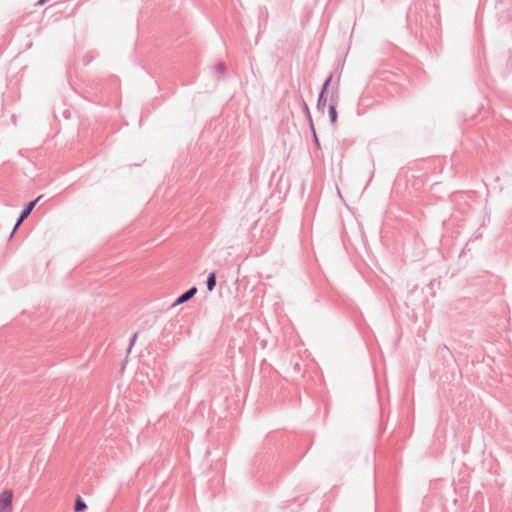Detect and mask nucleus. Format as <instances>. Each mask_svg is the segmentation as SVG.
Segmentation results:
<instances>
[{
    "instance_id": "obj_1",
    "label": "nucleus",
    "mask_w": 512,
    "mask_h": 512,
    "mask_svg": "<svg viewBox=\"0 0 512 512\" xmlns=\"http://www.w3.org/2000/svg\"><path fill=\"white\" fill-rule=\"evenodd\" d=\"M13 492L11 490H3L0 493V512L12 511Z\"/></svg>"
},
{
    "instance_id": "obj_2",
    "label": "nucleus",
    "mask_w": 512,
    "mask_h": 512,
    "mask_svg": "<svg viewBox=\"0 0 512 512\" xmlns=\"http://www.w3.org/2000/svg\"><path fill=\"white\" fill-rule=\"evenodd\" d=\"M332 82V75H330L326 81L324 82L323 86H322V89H321V92L319 94V97H318V101H317V109L319 111H321L322 113H324V109H325V105H326V97H325V94L327 93L328 91V88L330 86Z\"/></svg>"
},
{
    "instance_id": "obj_3",
    "label": "nucleus",
    "mask_w": 512,
    "mask_h": 512,
    "mask_svg": "<svg viewBox=\"0 0 512 512\" xmlns=\"http://www.w3.org/2000/svg\"><path fill=\"white\" fill-rule=\"evenodd\" d=\"M338 86L335 87L334 91L331 95V104L329 106V118L332 124H335L337 121V112H336V104L338 101Z\"/></svg>"
},
{
    "instance_id": "obj_4",
    "label": "nucleus",
    "mask_w": 512,
    "mask_h": 512,
    "mask_svg": "<svg viewBox=\"0 0 512 512\" xmlns=\"http://www.w3.org/2000/svg\"><path fill=\"white\" fill-rule=\"evenodd\" d=\"M196 293H197V288L195 286L190 288L189 290H187L186 292H184L182 295H180L177 298V300L174 302L173 306H177V305H180V304H183V303L187 302L192 297H194V295Z\"/></svg>"
},
{
    "instance_id": "obj_5",
    "label": "nucleus",
    "mask_w": 512,
    "mask_h": 512,
    "mask_svg": "<svg viewBox=\"0 0 512 512\" xmlns=\"http://www.w3.org/2000/svg\"><path fill=\"white\" fill-rule=\"evenodd\" d=\"M31 212H32V202H29L26 205V207L23 210V212L21 213L18 221L16 222V224L14 226V229H13V232L17 229V227L21 224V222L30 215Z\"/></svg>"
},
{
    "instance_id": "obj_6",
    "label": "nucleus",
    "mask_w": 512,
    "mask_h": 512,
    "mask_svg": "<svg viewBox=\"0 0 512 512\" xmlns=\"http://www.w3.org/2000/svg\"><path fill=\"white\" fill-rule=\"evenodd\" d=\"M216 286V274L211 272L207 278V289L212 291Z\"/></svg>"
},
{
    "instance_id": "obj_7",
    "label": "nucleus",
    "mask_w": 512,
    "mask_h": 512,
    "mask_svg": "<svg viewBox=\"0 0 512 512\" xmlns=\"http://www.w3.org/2000/svg\"><path fill=\"white\" fill-rule=\"evenodd\" d=\"M86 507L87 506H86L85 502L80 497H78L76 499L75 506H74L75 512H82L86 509Z\"/></svg>"
},
{
    "instance_id": "obj_8",
    "label": "nucleus",
    "mask_w": 512,
    "mask_h": 512,
    "mask_svg": "<svg viewBox=\"0 0 512 512\" xmlns=\"http://www.w3.org/2000/svg\"><path fill=\"white\" fill-rule=\"evenodd\" d=\"M303 108H304V112H305V114H306V116H307V118H308V120L310 122L311 129H313V122H312V117H311V114H310V110H309L308 105L305 102H303Z\"/></svg>"
},
{
    "instance_id": "obj_9",
    "label": "nucleus",
    "mask_w": 512,
    "mask_h": 512,
    "mask_svg": "<svg viewBox=\"0 0 512 512\" xmlns=\"http://www.w3.org/2000/svg\"><path fill=\"white\" fill-rule=\"evenodd\" d=\"M226 70V65L224 63H218L215 66V72L218 74H223Z\"/></svg>"
},
{
    "instance_id": "obj_10",
    "label": "nucleus",
    "mask_w": 512,
    "mask_h": 512,
    "mask_svg": "<svg viewBox=\"0 0 512 512\" xmlns=\"http://www.w3.org/2000/svg\"><path fill=\"white\" fill-rule=\"evenodd\" d=\"M137 337H138V333H134V334H133V336L131 337V339H130V346H129L128 351H130V350H131V347L134 345V343H135V341H136Z\"/></svg>"
},
{
    "instance_id": "obj_11",
    "label": "nucleus",
    "mask_w": 512,
    "mask_h": 512,
    "mask_svg": "<svg viewBox=\"0 0 512 512\" xmlns=\"http://www.w3.org/2000/svg\"><path fill=\"white\" fill-rule=\"evenodd\" d=\"M312 131H313V134H314V142H315V144L319 147V141H318V138H317V136H316V133H315L314 128L312 129Z\"/></svg>"
},
{
    "instance_id": "obj_12",
    "label": "nucleus",
    "mask_w": 512,
    "mask_h": 512,
    "mask_svg": "<svg viewBox=\"0 0 512 512\" xmlns=\"http://www.w3.org/2000/svg\"><path fill=\"white\" fill-rule=\"evenodd\" d=\"M41 199V196L37 197L36 199H34L33 201V204H34V207L36 206V204L40 201Z\"/></svg>"
}]
</instances>
